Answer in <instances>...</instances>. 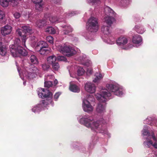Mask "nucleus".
Listing matches in <instances>:
<instances>
[{
    "mask_svg": "<svg viewBox=\"0 0 157 157\" xmlns=\"http://www.w3.org/2000/svg\"><path fill=\"white\" fill-rule=\"evenodd\" d=\"M156 122L155 123V124L156 126H157V118L156 119Z\"/></svg>",
    "mask_w": 157,
    "mask_h": 157,
    "instance_id": "58",
    "label": "nucleus"
},
{
    "mask_svg": "<svg viewBox=\"0 0 157 157\" xmlns=\"http://www.w3.org/2000/svg\"><path fill=\"white\" fill-rule=\"evenodd\" d=\"M54 83L55 85H56L58 83V81L56 79H55L54 81Z\"/></svg>",
    "mask_w": 157,
    "mask_h": 157,
    "instance_id": "55",
    "label": "nucleus"
},
{
    "mask_svg": "<svg viewBox=\"0 0 157 157\" xmlns=\"http://www.w3.org/2000/svg\"><path fill=\"white\" fill-rule=\"evenodd\" d=\"M35 1H37L38 2H42V0H34Z\"/></svg>",
    "mask_w": 157,
    "mask_h": 157,
    "instance_id": "56",
    "label": "nucleus"
},
{
    "mask_svg": "<svg viewBox=\"0 0 157 157\" xmlns=\"http://www.w3.org/2000/svg\"><path fill=\"white\" fill-rule=\"evenodd\" d=\"M142 135L143 136V145L146 147L149 148L153 146L157 148V134L156 139L154 132L150 131L149 127L145 125L141 131Z\"/></svg>",
    "mask_w": 157,
    "mask_h": 157,
    "instance_id": "3",
    "label": "nucleus"
},
{
    "mask_svg": "<svg viewBox=\"0 0 157 157\" xmlns=\"http://www.w3.org/2000/svg\"><path fill=\"white\" fill-rule=\"evenodd\" d=\"M61 0H51V2L54 3H60Z\"/></svg>",
    "mask_w": 157,
    "mask_h": 157,
    "instance_id": "53",
    "label": "nucleus"
},
{
    "mask_svg": "<svg viewBox=\"0 0 157 157\" xmlns=\"http://www.w3.org/2000/svg\"><path fill=\"white\" fill-rule=\"evenodd\" d=\"M84 72L85 70L82 67H78L77 73L78 75H82L84 74Z\"/></svg>",
    "mask_w": 157,
    "mask_h": 157,
    "instance_id": "37",
    "label": "nucleus"
},
{
    "mask_svg": "<svg viewBox=\"0 0 157 157\" xmlns=\"http://www.w3.org/2000/svg\"><path fill=\"white\" fill-rule=\"evenodd\" d=\"M52 68L53 70L57 71L59 68V65L58 63L55 62L52 64Z\"/></svg>",
    "mask_w": 157,
    "mask_h": 157,
    "instance_id": "38",
    "label": "nucleus"
},
{
    "mask_svg": "<svg viewBox=\"0 0 157 157\" xmlns=\"http://www.w3.org/2000/svg\"><path fill=\"white\" fill-rule=\"evenodd\" d=\"M79 151L82 152L84 153H85L86 152V148L83 145L79 147Z\"/></svg>",
    "mask_w": 157,
    "mask_h": 157,
    "instance_id": "47",
    "label": "nucleus"
},
{
    "mask_svg": "<svg viewBox=\"0 0 157 157\" xmlns=\"http://www.w3.org/2000/svg\"><path fill=\"white\" fill-rule=\"evenodd\" d=\"M46 40L50 44H53V37L51 36H47Z\"/></svg>",
    "mask_w": 157,
    "mask_h": 157,
    "instance_id": "43",
    "label": "nucleus"
},
{
    "mask_svg": "<svg viewBox=\"0 0 157 157\" xmlns=\"http://www.w3.org/2000/svg\"><path fill=\"white\" fill-rule=\"evenodd\" d=\"M45 32L50 34H54L56 32V30L52 26H49L47 27Z\"/></svg>",
    "mask_w": 157,
    "mask_h": 157,
    "instance_id": "35",
    "label": "nucleus"
},
{
    "mask_svg": "<svg viewBox=\"0 0 157 157\" xmlns=\"http://www.w3.org/2000/svg\"><path fill=\"white\" fill-rule=\"evenodd\" d=\"M116 41L118 45L122 46L127 43L128 40L126 37L121 36L117 40L116 39Z\"/></svg>",
    "mask_w": 157,
    "mask_h": 157,
    "instance_id": "20",
    "label": "nucleus"
},
{
    "mask_svg": "<svg viewBox=\"0 0 157 157\" xmlns=\"http://www.w3.org/2000/svg\"><path fill=\"white\" fill-rule=\"evenodd\" d=\"M56 11L57 12L60 13V14L63 12V10L61 7H59L56 8Z\"/></svg>",
    "mask_w": 157,
    "mask_h": 157,
    "instance_id": "51",
    "label": "nucleus"
},
{
    "mask_svg": "<svg viewBox=\"0 0 157 157\" xmlns=\"http://www.w3.org/2000/svg\"><path fill=\"white\" fill-rule=\"evenodd\" d=\"M68 71H69V74H70V75L71 76V77H73V78H75V76H73L71 74V72L70 71V70H68Z\"/></svg>",
    "mask_w": 157,
    "mask_h": 157,
    "instance_id": "54",
    "label": "nucleus"
},
{
    "mask_svg": "<svg viewBox=\"0 0 157 157\" xmlns=\"http://www.w3.org/2000/svg\"><path fill=\"white\" fill-rule=\"evenodd\" d=\"M110 27L103 25L101 27V30L105 36L104 41L108 44H113L115 43L116 39L111 34Z\"/></svg>",
    "mask_w": 157,
    "mask_h": 157,
    "instance_id": "7",
    "label": "nucleus"
},
{
    "mask_svg": "<svg viewBox=\"0 0 157 157\" xmlns=\"http://www.w3.org/2000/svg\"><path fill=\"white\" fill-rule=\"evenodd\" d=\"M56 58L54 55L50 56L47 58V61L48 63L50 64H52L56 62Z\"/></svg>",
    "mask_w": 157,
    "mask_h": 157,
    "instance_id": "29",
    "label": "nucleus"
},
{
    "mask_svg": "<svg viewBox=\"0 0 157 157\" xmlns=\"http://www.w3.org/2000/svg\"><path fill=\"white\" fill-rule=\"evenodd\" d=\"M79 13V12L77 11H72L69 12L68 13H65L63 16L64 18H68L74 16L75 15Z\"/></svg>",
    "mask_w": 157,
    "mask_h": 157,
    "instance_id": "27",
    "label": "nucleus"
},
{
    "mask_svg": "<svg viewBox=\"0 0 157 157\" xmlns=\"http://www.w3.org/2000/svg\"><path fill=\"white\" fill-rule=\"evenodd\" d=\"M73 147H74V146H73Z\"/></svg>",
    "mask_w": 157,
    "mask_h": 157,
    "instance_id": "61",
    "label": "nucleus"
},
{
    "mask_svg": "<svg viewBox=\"0 0 157 157\" xmlns=\"http://www.w3.org/2000/svg\"><path fill=\"white\" fill-rule=\"evenodd\" d=\"M115 17L113 16H105L104 18V21L108 26H111V25L116 21L114 18Z\"/></svg>",
    "mask_w": 157,
    "mask_h": 157,
    "instance_id": "19",
    "label": "nucleus"
},
{
    "mask_svg": "<svg viewBox=\"0 0 157 157\" xmlns=\"http://www.w3.org/2000/svg\"><path fill=\"white\" fill-rule=\"evenodd\" d=\"M82 108L83 111L88 113H90L93 110L94 108L90 103L85 98H82Z\"/></svg>",
    "mask_w": 157,
    "mask_h": 157,
    "instance_id": "11",
    "label": "nucleus"
},
{
    "mask_svg": "<svg viewBox=\"0 0 157 157\" xmlns=\"http://www.w3.org/2000/svg\"><path fill=\"white\" fill-rule=\"evenodd\" d=\"M9 0H0V4L3 7H6L8 6Z\"/></svg>",
    "mask_w": 157,
    "mask_h": 157,
    "instance_id": "36",
    "label": "nucleus"
},
{
    "mask_svg": "<svg viewBox=\"0 0 157 157\" xmlns=\"http://www.w3.org/2000/svg\"><path fill=\"white\" fill-rule=\"evenodd\" d=\"M12 27L10 25H6L2 28L1 33L4 36L9 34L12 31Z\"/></svg>",
    "mask_w": 157,
    "mask_h": 157,
    "instance_id": "15",
    "label": "nucleus"
},
{
    "mask_svg": "<svg viewBox=\"0 0 157 157\" xmlns=\"http://www.w3.org/2000/svg\"><path fill=\"white\" fill-rule=\"evenodd\" d=\"M16 63L17 64L16 62ZM16 66L19 76L23 80H24V77H25L29 79H31L36 77L37 74L39 73V71L36 67L32 66L30 67H26L25 66L21 69V71H20L17 64Z\"/></svg>",
    "mask_w": 157,
    "mask_h": 157,
    "instance_id": "5",
    "label": "nucleus"
},
{
    "mask_svg": "<svg viewBox=\"0 0 157 157\" xmlns=\"http://www.w3.org/2000/svg\"><path fill=\"white\" fill-rule=\"evenodd\" d=\"M86 90L90 93L95 92L96 90V86L94 84L90 82H87L85 86Z\"/></svg>",
    "mask_w": 157,
    "mask_h": 157,
    "instance_id": "13",
    "label": "nucleus"
},
{
    "mask_svg": "<svg viewBox=\"0 0 157 157\" xmlns=\"http://www.w3.org/2000/svg\"><path fill=\"white\" fill-rule=\"evenodd\" d=\"M50 103H51L52 106H53L54 103L51 102V100L50 99L49 100L48 99H46V100L40 101L39 104L40 105H41V107L43 110L45 109L46 108L47 109V106Z\"/></svg>",
    "mask_w": 157,
    "mask_h": 157,
    "instance_id": "17",
    "label": "nucleus"
},
{
    "mask_svg": "<svg viewBox=\"0 0 157 157\" xmlns=\"http://www.w3.org/2000/svg\"><path fill=\"white\" fill-rule=\"evenodd\" d=\"M31 62L33 64H37L39 63L38 59L34 55H31L30 57Z\"/></svg>",
    "mask_w": 157,
    "mask_h": 157,
    "instance_id": "32",
    "label": "nucleus"
},
{
    "mask_svg": "<svg viewBox=\"0 0 157 157\" xmlns=\"http://www.w3.org/2000/svg\"><path fill=\"white\" fill-rule=\"evenodd\" d=\"M61 26L64 29L63 32V34L67 35L69 33H71L73 31V29L69 25H63Z\"/></svg>",
    "mask_w": 157,
    "mask_h": 157,
    "instance_id": "21",
    "label": "nucleus"
},
{
    "mask_svg": "<svg viewBox=\"0 0 157 157\" xmlns=\"http://www.w3.org/2000/svg\"><path fill=\"white\" fill-rule=\"evenodd\" d=\"M95 77L93 80L94 82H98L101 80L103 77L102 75L99 73H96L95 74Z\"/></svg>",
    "mask_w": 157,
    "mask_h": 157,
    "instance_id": "30",
    "label": "nucleus"
},
{
    "mask_svg": "<svg viewBox=\"0 0 157 157\" xmlns=\"http://www.w3.org/2000/svg\"><path fill=\"white\" fill-rule=\"evenodd\" d=\"M69 89L70 90L74 92L78 93L80 91L79 88L76 85L71 84L70 83Z\"/></svg>",
    "mask_w": 157,
    "mask_h": 157,
    "instance_id": "26",
    "label": "nucleus"
},
{
    "mask_svg": "<svg viewBox=\"0 0 157 157\" xmlns=\"http://www.w3.org/2000/svg\"><path fill=\"white\" fill-rule=\"evenodd\" d=\"M54 78V76L52 75H47L45 76V80H48V79H53Z\"/></svg>",
    "mask_w": 157,
    "mask_h": 157,
    "instance_id": "49",
    "label": "nucleus"
},
{
    "mask_svg": "<svg viewBox=\"0 0 157 157\" xmlns=\"http://www.w3.org/2000/svg\"><path fill=\"white\" fill-rule=\"evenodd\" d=\"M154 118L153 117H148L146 119L144 120V123L152 126L154 125Z\"/></svg>",
    "mask_w": 157,
    "mask_h": 157,
    "instance_id": "24",
    "label": "nucleus"
},
{
    "mask_svg": "<svg viewBox=\"0 0 157 157\" xmlns=\"http://www.w3.org/2000/svg\"><path fill=\"white\" fill-rule=\"evenodd\" d=\"M20 39H16L14 41V44L10 46V50L13 57L25 56L28 54L26 50L20 45Z\"/></svg>",
    "mask_w": 157,
    "mask_h": 157,
    "instance_id": "6",
    "label": "nucleus"
},
{
    "mask_svg": "<svg viewBox=\"0 0 157 157\" xmlns=\"http://www.w3.org/2000/svg\"><path fill=\"white\" fill-rule=\"evenodd\" d=\"M32 111L35 113H39L41 110H42V108L41 107V105L39 104L34 106L32 109Z\"/></svg>",
    "mask_w": 157,
    "mask_h": 157,
    "instance_id": "28",
    "label": "nucleus"
},
{
    "mask_svg": "<svg viewBox=\"0 0 157 157\" xmlns=\"http://www.w3.org/2000/svg\"><path fill=\"white\" fill-rule=\"evenodd\" d=\"M133 29L137 33L140 34H143L146 30L144 26L141 24L136 25Z\"/></svg>",
    "mask_w": 157,
    "mask_h": 157,
    "instance_id": "18",
    "label": "nucleus"
},
{
    "mask_svg": "<svg viewBox=\"0 0 157 157\" xmlns=\"http://www.w3.org/2000/svg\"><path fill=\"white\" fill-rule=\"evenodd\" d=\"M132 40L133 43L136 44V47L141 45L143 43V39L141 36L137 34L133 36Z\"/></svg>",
    "mask_w": 157,
    "mask_h": 157,
    "instance_id": "12",
    "label": "nucleus"
},
{
    "mask_svg": "<svg viewBox=\"0 0 157 157\" xmlns=\"http://www.w3.org/2000/svg\"><path fill=\"white\" fill-rule=\"evenodd\" d=\"M86 99L91 101H94V97L91 94L87 95L86 98H84Z\"/></svg>",
    "mask_w": 157,
    "mask_h": 157,
    "instance_id": "41",
    "label": "nucleus"
},
{
    "mask_svg": "<svg viewBox=\"0 0 157 157\" xmlns=\"http://www.w3.org/2000/svg\"><path fill=\"white\" fill-rule=\"evenodd\" d=\"M33 3L36 5V9L39 11H41L42 10V4L41 2H39L37 1H33Z\"/></svg>",
    "mask_w": 157,
    "mask_h": 157,
    "instance_id": "34",
    "label": "nucleus"
},
{
    "mask_svg": "<svg viewBox=\"0 0 157 157\" xmlns=\"http://www.w3.org/2000/svg\"><path fill=\"white\" fill-rule=\"evenodd\" d=\"M87 32L82 33V35L85 38L88 40L92 41L90 33L97 32L98 29V20L97 18L91 17L88 19L86 23Z\"/></svg>",
    "mask_w": 157,
    "mask_h": 157,
    "instance_id": "4",
    "label": "nucleus"
},
{
    "mask_svg": "<svg viewBox=\"0 0 157 157\" xmlns=\"http://www.w3.org/2000/svg\"><path fill=\"white\" fill-rule=\"evenodd\" d=\"M46 21L45 20H39L36 21V25L37 27L42 28L46 25Z\"/></svg>",
    "mask_w": 157,
    "mask_h": 157,
    "instance_id": "22",
    "label": "nucleus"
},
{
    "mask_svg": "<svg viewBox=\"0 0 157 157\" xmlns=\"http://www.w3.org/2000/svg\"><path fill=\"white\" fill-rule=\"evenodd\" d=\"M61 93L60 92H58L56 93L54 96L53 99L55 101H57L59 98V96L61 95Z\"/></svg>",
    "mask_w": 157,
    "mask_h": 157,
    "instance_id": "45",
    "label": "nucleus"
},
{
    "mask_svg": "<svg viewBox=\"0 0 157 157\" xmlns=\"http://www.w3.org/2000/svg\"><path fill=\"white\" fill-rule=\"evenodd\" d=\"M104 13L106 16L117 17V15L116 13L111 8L107 6H105L104 7Z\"/></svg>",
    "mask_w": 157,
    "mask_h": 157,
    "instance_id": "14",
    "label": "nucleus"
},
{
    "mask_svg": "<svg viewBox=\"0 0 157 157\" xmlns=\"http://www.w3.org/2000/svg\"><path fill=\"white\" fill-rule=\"evenodd\" d=\"M21 28L22 29V30L19 29H17L16 33L21 37L22 44L25 47H26L25 42L27 39L26 34H31L33 31L31 28L28 25H23Z\"/></svg>",
    "mask_w": 157,
    "mask_h": 157,
    "instance_id": "8",
    "label": "nucleus"
},
{
    "mask_svg": "<svg viewBox=\"0 0 157 157\" xmlns=\"http://www.w3.org/2000/svg\"><path fill=\"white\" fill-rule=\"evenodd\" d=\"M77 119L80 124L90 129L93 132L101 133L109 138L111 137V134L107 129L109 122V118L105 119L104 117H102L95 121L93 116L84 115L79 116Z\"/></svg>",
    "mask_w": 157,
    "mask_h": 157,
    "instance_id": "2",
    "label": "nucleus"
},
{
    "mask_svg": "<svg viewBox=\"0 0 157 157\" xmlns=\"http://www.w3.org/2000/svg\"><path fill=\"white\" fill-rule=\"evenodd\" d=\"M62 16H61L59 18H58L56 16H50V15L48 14H46L44 15L45 18H49V20L52 23H58L61 22L62 20L60 19L62 17Z\"/></svg>",
    "mask_w": 157,
    "mask_h": 157,
    "instance_id": "16",
    "label": "nucleus"
},
{
    "mask_svg": "<svg viewBox=\"0 0 157 157\" xmlns=\"http://www.w3.org/2000/svg\"><path fill=\"white\" fill-rule=\"evenodd\" d=\"M26 82L25 81H24L23 82V84L24 86H25L26 85Z\"/></svg>",
    "mask_w": 157,
    "mask_h": 157,
    "instance_id": "59",
    "label": "nucleus"
},
{
    "mask_svg": "<svg viewBox=\"0 0 157 157\" xmlns=\"http://www.w3.org/2000/svg\"><path fill=\"white\" fill-rule=\"evenodd\" d=\"M42 66L43 69L44 71L48 70L50 67L49 65L46 63L42 64Z\"/></svg>",
    "mask_w": 157,
    "mask_h": 157,
    "instance_id": "46",
    "label": "nucleus"
},
{
    "mask_svg": "<svg viewBox=\"0 0 157 157\" xmlns=\"http://www.w3.org/2000/svg\"><path fill=\"white\" fill-rule=\"evenodd\" d=\"M89 70H87V71L88 72H89L90 74H91L92 73V71L91 70H90L89 71Z\"/></svg>",
    "mask_w": 157,
    "mask_h": 157,
    "instance_id": "57",
    "label": "nucleus"
},
{
    "mask_svg": "<svg viewBox=\"0 0 157 157\" xmlns=\"http://www.w3.org/2000/svg\"><path fill=\"white\" fill-rule=\"evenodd\" d=\"M86 55L85 54H82L78 58V60L82 63V62L85 61L86 60Z\"/></svg>",
    "mask_w": 157,
    "mask_h": 157,
    "instance_id": "39",
    "label": "nucleus"
},
{
    "mask_svg": "<svg viewBox=\"0 0 157 157\" xmlns=\"http://www.w3.org/2000/svg\"><path fill=\"white\" fill-rule=\"evenodd\" d=\"M7 52V48L5 45H2V43L0 42V54L3 56L5 55Z\"/></svg>",
    "mask_w": 157,
    "mask_h": 157,
    "instance_id": "25",
    "label": "nucleus"
},
{
    "mask_svg": "<svg viewBox=\"0 0 157 157\" xmlns=\"http://www.w3.org/2000/svg\"><path fill=\"white\" fill-rule=\"evenodd\" d=\"M58 49L60 52L63 53H67V56L68 57L72 56L76 53V51L67 43L63 45H59Z\"/></svg>",
    "mask_w": 157,
    "mask_h": 157,
    "instance_id": "9",
    "label": "nucleus"
},
{
    "mask_svg": "<svg viewBox=\"0 0 157 157\" xmlns=\"http://www.w3.org/2000/svg\"><path fill=\"white\" fill-rule=\"evenodd\" d=\"M9 2L13 7L17 6L18 4V0H9Z\"/></svg>",
    "mask_w": 157,
    "mask_h": 157,
    "instance_id": "42",
    "label": "nucleus"
},
{
    "mask_svg": "<svg viewBox=\"0 0 157 157\" xmlns=\"http://www.w3.org/2000/svg\"><path fill=\"white\" fill-rule=\"evenodd\" d=\"M37 94L39 97L44 98H51L52 94L48 90L40 88L37 91Z\"/></svg>",
    "mask_w": 157,
    "mask_h": 157,
    "instance_id": "10",
    "label": "nucleus"
},
{
    "mask_svg": "<svg viewBox=\"0 0 157 157\" xmlns=\"http://www.w3.org/2000/svg\"><path fill=\"white\" fill-rule=\"evenodd\" d=\"M91 144V145H92L93 144Z\"/></svg>",
    "mask_w": 157,
    "mask_h": 157,
    "instance_id": "60",
    "label": "nucleus"
},
{
    "mask_svg": "<svg viewBox=\"0 0 157 157\" xmlns=\"http://www.w3.org/2000/svg\"><path fill=\"white\" fill-rule=\"evenodd\" d=\"M37 46L40 48H48V45L45 42L43 41H39L37 44Z\"/></svg>",
    "mask_w": 157,
    "mask_h": 157,
    "instance_id": "31",
    "label": "nucleus"
},
{
    "mask_svg": "<svg viewBox=\"0 0 157 157\" xmlns=\"http://www.w3.org/2000/svg\"><path fill=\"white\" fill-rule=\"evenodd\" d=\"M13 16L15 18L18 19L20 17L21 14L18 12H16L14 13Z\"/></svg>",
    "mask_w": 157,
    "mask_h": 157,
    "instance_id": "52",
    "label": "nucleus"
},
{
    "mask_svg": "<svg viewBox=\"0 0 157 157\" xmlns=\"http://www.w3.org/2000/svg\"><path fill=\"white\" fill-rule=\"evenodd\" d=\"M100 0H86L87 2L89 4L94 5L95 3H98Z\"/></svg>",
    "mask_w": 157,
    "mask_h": 157,
    "instance_id": "44",
    "label": "nucleus"
},
{
    "mask_svg": "<svg viewBox=\"0 0 157 157\" xmlns=\"http://www.w3.org/2000/svg\"><path fill=\"white\" fill-rule=\"evenodd\" d=\"M5 16L4 12L0 10V21L3 19Z\"/></svg>",
    "mask_w": 157,
    "mask_h": 157,
    "instance_id": "48",
    "label": "nucleus"
},
{
    "mask_svg": "<svg viewBox=\"0 0 157 157\" xmlns=\"http://www.w3.org/2000/svg\"><path fill=\"white\" fill-rule=\"evenodd\" d=\"M107 89L103 90L100 94H97L95 96L99 103L96 108L97 112L103 114L106 112V104L105 102L113 98L112 94L119 97H122L125 93L124 89L115 82L109 83L106 85Z\"/></svg>",
    "mask_w": 157,
    "mask_h": 157,
    "instance_id": "1",
    "label": "nucleus"
},
{
    "mask_svg": "<svg viewBox=\"0 0 157 157\" xmlns=\"http://www.w3.org/2000/svg\"><path fill=\"white\" fill-rule=\"evenodd\" d=\"M57 59L59 61H65L66 60V58L62 56H59L57 57Z\"/></svg>",
    "mask_w": 157,
    "mask_h": 157,
    "instance_id": "50",
    "label": "nucleus"
},
{
    "mask_svg": "<svg viewBox=\"0 0 157 157\" xmlns=\"http://www.w3.org/2000/svg\"><path fill=\"white\" fill-rule=\"evenodd\" d=\"M44 82V86L49 88L52 85V82L51 81H49L45 80Z\"/></svg>",
    "mask_w": 157,
    "mask_h": 157,
    "instance_id": "40",
    "label": "nucleus"
},
{
    "mask_svg": "<svg viewBox=\"0 0 157 157\" xmlns=\"http://www.w3.org/2000/svg\"><path fill=\"white\" fill-rule=\"evenodd\" d=\"M119 2V5L123 7H126L130 3L129 0H115Z\"/></svg>",
    "mask_w": 157,
    "mask_h": 157,
    "instance_id": "23",
    "label": "nucleus"
},
{
    "mask_svg": "<svg viewBox=\"0 0 157 157\" xmlns=\"http://www.w3.org/2000/svg\"><path fill=\"white\" fill-rule=\"evenodd\" d=\"M51 49L50 48H40L39 50L40 53L42 55L46 54L50 51Z\"/></svg>",
    "mask_w": 157,
    "mask_h": 157,
    "instance_id": "33",
    "label": "nucleus"
}]
</instances>
